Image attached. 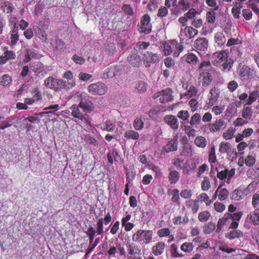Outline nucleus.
Instances as JSON below:
<instances>
[{
	"mask_svg": "<svg viewBox=\"0 0 259 259\" xmlns=\"http://www.w3.org/2000/svg\"><path fill=\"white\" fill-rule=\"evenodd\" d=\"M122 72V67L121 65L109 64L104 68L102 77L104 79L112 78L120 76Z\"/></svg>",
	"mask_w": 259,
	"mask_h": 259,
	"instance_id": "f257e3e1",
	"label": "nucleus"
},
{
	"mask_svg": "<svg viewBox=\"0 0 259 259\" xmlns=\"http://www.w3.org/2000/svg\"><path fill=\"white\" fill-rule=\"evenodd\" d=\"M153 233L150 230H139L133 235L134 241H140L143 238L146 244L149 243L152 240Z\"/></svg>",
	"mask_w": 259,
	"mask_h": 259,
	"instance_id": "f03ea898",
	"label": "nucleus"
},
{
	"mask_svg": "<svg viewBox=\"0 0 259 259\" xmlns=\"http://www.w3.org/2000/svg\"><path fill=\"white\" fill-rule=\"evenodd\" d=\"M171 93L172 91L170 88H166L155 94L154 98H159V100L161 103H167L173 99Z\"/></svg>",
	"mask_w": 259,
	"mask_h": 259,
	"instance_id": "7ed1b4c3",
	"label": "nucleus"
},
{
	"mask_svg": "<svg viewBox=\"0 0 259 259\" xmlns=\"http://www.w3.org/2000/svg\"><path fill=\"white\" fill-rule=\"evenodd\" d=\"M143 61L145 63L146 67H150L151 63H156L160 61L161 56L160 54L153 53L150 52H146L143 54Z\"/></svg>",
	"mask_w": 259,
	"mask_h": 259,
	"instance_id": "20e7f679",
	"label": "nucleus"
},
{
	"mask_svg": "<svg viewBox=\"0 0 259 259\" xmlns=\"http://www.w3.org/2000/svg\"><path fill=\"white\" fill-rule=\"evenodd\" d=\"M89 91L94 95H102L104 94L107 91L106 85L102 82L91 84L89 86Z\"/></svg>",
	"mask_w": 259,
	"mask_h": 259,
	"instance_id": "39448f33",
	"label": "nucleus"
},
{
	"mask_svg": "<svg viewBox=\"0 0 259 259\" xmlns=\"http://www.w3.org/2000/svg\"><path fill=\"white\" fill-rule=\"evenodd\" d=\"M127 250L130 255L127 259H141V250L137 245L133 243L128 244Z\"/></svg>",
	"mask_w": 259,
	"mask_h": 259,
	"instance_id": "423d86ee",
	"label": "nucleus"
},
{
	"mask_svg": "<svg viewBox=\"0 0 259 259\" xmlns=\"http://www.w3.org/2000/svg\"><path fill=\"white\" fill-rule=\"evenodd\" d=\"M150 18L148 15H144L141 18L142 26L140 30L141 33L149 34L151 31V25L150 23Z\"/></svg>",
	"mask_w": 259,
	"mask_h": 259,
	"instance_id": "0eeeda50",
	"label": "nucleus"
},
{
	"mask_svg": "<svg viewBox=\"0 0 259 259\" xmlns=\"http://www.w3.org/2000/svg\"><path fill=\"white\" fill-rule=\"evenodd\" d=\"M178 136L176 135L172 139H170L166 143V145L163 147V150L165 153L176 151L178 149Z\"/></svg>",
	"mask_w": 259,
	"mask_h": 259,
	"instance_id": "6e6552de",
	"label": "nucleus"
},
{
	"mask_svg": "<svg viewBox=\"0 0 259 259\" xmlns=\"http://www.w3.org/2000/svg\"><path fill=\"white\" fill-rule=\"evenodd\" d=\"M194 46L198 51L205 52L207 49L208 41L205 37H199L195 41Z\"/></svg>",
	"mask_w": 259,
	"mask_h": 259,
	"instance_id": "1a4fd4ad",
	"label": "nucleus"
},
{
	"mask_svg": "<svg viewBox=\"0 0 259 259\" xmlns=\"http://www.w3.org/2000/svg\"><path fill=\"white\" fill-rule=\"evenodd\" d=\"M219 152L221 153H227L228 155H230L231 153H234L236 156H237V153L236 149L232 148V145L228 142H222L219 145Z\"/></svg>",
	"mask_w": 259,
	"mask_h": 259,
	"instance_id": "9d476101",
	"label": "nucleus"
},
{
	"mask_svg": "<svg viewBox=\"0 0 259 259\" xmlns=\"http://www.w3.org/2000/svg\"><path fill=\"white\" fill-rule=\"evenodd\" d=\"M128 62L133 67H139L142 65L141 56L134 52L127 57Z\"/></svg>",
	"mask_w": 259,
	"mask_h": 259,
	"instance_id": "9b49d317",
	"label": "nucleus"
},
{
	"mask_svg": "<svg viewBox=\"0 0 259 259\" xmlns=\"http://www.w3.org/2000/svg\"><path fill=\"white\" fill-rule=\"evenodd\" d=\"M164 121L174 130H177L179 126L177 118L172 115H167L164 117Z\"/></svg>",
	"mask_w": 259,
	"mask_h": 259,
	"instance_id": "f8f14e48",
	"label": "nucleus"
},
{
	"mask_svg": "<svg viewBox=\"0 0 259 259\" xmlns=\"http://www.w3.org/2000/svg\"><path fill=\"white\" fill-rule=\"evenodd\" d=\"M70 109L72 115L73 117L82 120H83L86 113H83L84 112L81 109L79 105H73L71 107Z\"/></svg>",
	"mask_w": 259,
	"mask_h": 259,
	"instance_id": "ddd939ff",
	"label": "nucleus"
},
{
	"mask_svg": "<svg viewBox=\"0 0 259 259\" xmlns=\"http://www.w3.org/2000/svg\"><path fill=\"white\" fill-rule=\"evenodd\" d=\"M79 105L81 109L85 113H90L94 108L92 102L85 99H81Z\"/></svg>",
	"mask_w": 259,
	"mask_h": 259,
	"instance_id": "4468645a",
	"label": "nucleus"
},
{
	"mask_svg": "<svg viewBox=\"0 0 259 259\" xmlns=\"http://www.w3.org/2000/svg\"><path fill=\"white\" fill-rule=\"evenodd\" d=\"M253 70H251L247 66H243L238 70V75L244 79L250 78L252 74Z\"/></svg>",
	"mask_w": 259,
	"mask_h": 259,
	"instance_id": "2eb2a0df",
	"label": "nucleus"
},
{
	"mask_svg": "<svg viewBox=\"0 0 259 259\" xmlns=\"http://www.w3.org/2000/svg\"><path fill=\"white\" fill-rule=\"evenodd\" d=\"M200 76L202 77V85H209L212 81L211 76L209 72H201L199 73Z\"/></svg>",
	"mask_w": 259,
	"mask_h": 259,
	"instance_id": "dca6fc26",
	"label": "nucleus"
},
{
	"mask_svg": "<svg viewBox=\"0 0 259 259\" xmlns=\"http://www.w3.org/2000/svg\"><path fill=\"white\" fill-rule=\"evenodd\" d=\"M243 233L239 230H233L226 235V237L230 240L234 239L236 238H241L243 237Z\"/></svg>",
	"mask_w": 259,
	"mask_h": 259,
	"instance_id": "f3484780",
	"label": "nucleus"
},
{
	"mask_svg": "<svg viewBox=\"0 0 259 259\" xmlns=\"http://www.w3.org/2000/svg\"><path fill=\"white\" fill-rule=\"evenodd\" d=\"M180 177L179 172L175 170H170L168 175V180L171 184L176 183Z\"/></svg>",
	"mask_w": 259,
	"mask_h": 259,
	"instance_id": "a211bd4d",
	"label": "nucleus"
},
{
	"mask_svg": "<svg viewBox=\"0 0 259 259\" xmlns=\"http://www.w3.org/2000/svg\"><path fill=\"white\" fill-rule=\"evenodd\" d=\"M163 242H159L152 247V252L155 255H160L163 251L165 247Z\"/></svg>",
	"mask_w": 259,
	"mask_h": 259,
	"instance_id": "6ab92c4d",
	"label": "nucleus"
},
{
	"mask_svg": "<svg viewBox=\"0 0 259 259\" xmlns=\"http://www.w3.org/2000/svg\"><path fill=\"white\" fill-rule=\"evenodd\" d=\"M212 69V67L209 61L202 62L198 67L200 72L210 71Z\"/></svg>",
	"mask_w": 259,
	"mask_h": 259,
	"instance_id": "aec40b11",
	"label": "nucleus"
},
{
	"mask_svg": "<svg viewBox=\"0 0 259 259\" xmlns=\"http://www.w3.org/2000/svg\"><path fill=\"white\" fill-rule=\"evenodd\" d=\"M214 39L215 42L219 46L223 45L226 40L224 34L222 32H217L215 34Z\"/></svg>",
	"mask_w": 259,
	"mask_h": 259,
	"instance_id": "412c9836",
	"label": "nucleus"
},
{
	"mask_svg": "<svg viewBox=\"0 0 259 259\" xmlns=\"http://www.w3.org/2000/svg\"><path fill=\"white\" fill-rule=\"evenodd\" d=\"M56 80L53 77H49L45 80L44 84L48 88H50L56 91Z\"/></svg>",
	"mask_w": 259,
	"mask_h": 259,
	"instance_id": "4be33fe9",
	"label": "nucleus"
},
{
	"mask_svg": "<svg viewBox=\"0 0 259 259\" xmlns=\"http://www.w3.org/2000/svg\"><path fill=\"white\" fill-rule=\"evenodd\" d=\"M186 35L188 38H192L196 36L198 33V30L193 28L192 27H186L185 28Z\"/></svg>",
	"mask_w": 259,
	"mask_h": 259,
	"instance_id": "5701e85b",
	"label": "nucleus"
},
{
	"mask_svg": "<svg viewBox=\"0 0 259 259\" xmlns=\"http://www.w3.org/2000/svg\"><path fill=\"white\" fill-rule=\"evenodd\" d=\"M242 6V5L241 3H236V6L232 8V13L234 18L238 19L241 18L240 14Z\"/></svg>",
	"mask_w": 259,
	"mask_h": 259,
	"instance_id": "b1692460",
	"label": "nucleus"
},
{
	"mask_svg": "<svg viewBox=\"0 0 259 259\" xmlns=\"http://www.w3.org/2000/svg\"><path fill=\"white\" fill-rule=\"evenodd\" d=\"M215 228V224L209 222L205 224L203 227V232L205 234H209L212 232Z\"/></svg>",
	"mask_w": 259,
	"mask_h": 259,
	"instance_id": "393cba45",
	"label": "nucleus"
},
{
	"mask_svg": "<svg viewBox=\"0 0 259 259\" xmlns=\"http://www.w3.org/2000/svg\"><path fill=\"white\" fill-rule=\"evenodd\" d=\"M101 128L103 131L111 132L115 128V125L111 121H106L104 123L100 125Z\"/></svg>",
	"mask_w": 259,
	"mask_h": 259,
	"instance_id": "a878e982",
	"label": "nucleus"
},
{
	"mask_svg": "<svg viewBox=\"0 0 259 259\" xmlns=\"http://www.w3.org/2000/svg\"><path fill=\"white\" fill-rule=\"evenodd\" d=\"M177 116L179 118L183 120L184 123H188L189 113L188 111L181 110L178 112Z\"/></svg>",
	"mask_w": 259,
	"mask_h": 259,
	"instance_id": "bb28decb",
	"label": "nucleus"
},
{
	"mask_svg": "<svg viewBox=\"0 0 259 259\" xmlns=\"http://www.w3.org/2000/svg\"><path fill=\"white\" fill-rule=\"evenodd\" d=\"M12 81L11 77L8 74L3 75L0 77V85L2 86H7L10 84Z\"/></svg>",
	"mask_w": 259,
	"mask_h": 259,
	"instance_id": "cd10ccee",
	"label": "nucleus"
},
{
	"mask_svg": "<svg viewBox=\"0 0 259 259\" xmlns=\"http://www.w3.org/2000/svg\"><path fill=\"white\" fill-rule=\"evenodd\" d=\"M195 145L200 148H204L206 146L207 141L206 139L202 136H199L195 140Z\"/></svg>",
	"mask_w": 259,
	"mask_h": 259,
	"instance_id": "c85d7f7f",
	"label": "nucleus"
},
{
	"mask_svg": "<svg viewBox=\"0 0 259 259\" xmlns=\"http://www.w3.org/2000/svg\"><path fill=\"white\" fill-rule=\"evenodd\" d=\"M124 137L129 139L137 140L139 138V135L135 131L129 130L125 133Z\"/></svg>",
	"mask_w": 259,
	"mask_h": 259,
	"instance_id": "c756f323",
	"label": "nucleus"
},
{
	"mask_svg": "<svg viewBox=\"0 0 259 259\" xmlns=\"http://www.w3.org/2000/svg\"><path fill=\"white\" fill-rule=\"evenodd\" d=\"M259 95V92L258 90L254 91L250 93L249 96L248 100L246 104L251 105L253 102L256 100Z\"/></svg>",
	"mask_w": 259,
	"mask_h": 259,
	"instance_id": "7c9ffc66",
	"label": "nucleus"
},
{
	"mask_svg": "<svg viewBox=\"0 0 259 259\" xmlns=\"http://www.w3.org/2000/svg\"><path fill=\"white\" fill-rule=\"evenodd\" d=\"M248 217L249 218V219L254 225L256 226L259 225V213L255 209L252 214L248 215Z\"/></svg>",
	"mask_w": 259,
	"mask_h": 259,
	"instance_id": "2f4dec72",
	"label": "nucleus"
},
{
	"mask_svg": "<svg viewBox=\"0 0 259 259\" xmlns=\"http://www.w3.org/2000/svg\"><path fill=\"white\" fill-rule=\"evenodd\" d=\"M210 217V213L208 211H203L198 214V220L202 222H206Z\"/></svg>",
	"mask_w": 259,
	"mask_h": 259,
	"instance_id": "473e14b6",
	"label": "nucleus"
},
{
	"mask_svg": "<svg viewBox=\"0 0 259 259\" xmlns=\"http://www.w3.org/2000/svg\"><path fill=\"white\" fill-rule=\"evenodd\" d=\"M252 115V111L249 107H244L242 111V116L246 119H250Z\"/></svg>",
	"mask_w": 259,
	"mask_h": 259,
	"instance_id": "72a5a7b5",
	"label": "nucleus"
},
{
	"mask_svg": "<svg viewBox=\"0 0 259 259\" xmlns=\"http://www.w3.org/2000/svg\"><path fill=\"white\" fill-rule=\"evenodd\" d=\"M201 121V115L199 113L194 114L191 118L190 124L191 125H195L200 123Z\"/></svg>",
	"mask_w": 259,
	"mask_h": 259,
	"instance_id": "f704fd0d",
	"label": "nucleus"
},
{
	"mask_svg": "<svg viewBox=\"0 0 259 259\" xmlns=\"http://www.w3.org/2000/svg\"><path fill=\"white\" fill-rule=\"evenodd\" d=\"M2 9L4 12L9 13L13 11L14 7L12 4L7 2L2 6Z\"/></svg>",
	"mask_w": 259,
	"mask_h": 259,
	"instance_id": "c9c22d12",
	"label": "nucleus"
},
{
	"mask_svg": "<svg viewBox=\"0 0 259 259\" xmlns=\"http://www.w3.org/2000/svg\"><path fill=\"white\" fill-rule=\"evenodd\" d=\"M215 170L217 171V177L220 180H225L227 178V177L228 176V169L226 168L225 169L223 170H222L221 171H219V169L217 167L215 168Z\"/></svg>",
	"mask_w": 259,
	"mask_h": 259,
	"instance_id": "e433bc0d",
	"label": "nucleus"
},
{
	"mask_svg": "<svg viewBox=\"0 0 259 259\" xmlns=\"http://www.w3.org/2000/svg\"><path fill=\"white\" fill-rule=\"evenodd\" d=\"M230 216L231 213H227L225 214L223 218L219 219L218 222L221 223L223 226L227 225L230 223L231 221H232Z\"/></svg>",
	"mask_w": 259,
	"mask_h": 259,
	"instance_id": "4c0bfd02",
	"label": "nucleus"
},
{
	"mask_svg": "<svg viewBox=\"0 0 259 259\" xmlns=\"http://www.w3.org/2000/svg\"><path fill=\"white\" fill-rule=\"evenodd\" d=\"M136 88L139 93H143L147 90V84L143 81H139L136 85Z\"/></svg>",
	"mask_w": 259,
	"mask_h": 259,
	"instance_id": "58836bf2",
	"label": "nucleus"
},
{
	"mask_svg": "<svg viewBox=\"0 0 259 259\" xmlns=\"http://www.w3.org/2000/svg\"><path fill=\"white\" fill-rule=\"evenodd\" d=\"M224 125V121L222 119H219L215 121V123L211 125L210 131L212 132L217 131L220 130L221 127Z\"/></svg>",
	"mask_w": 259,
	"mask_h": 259,
	"instance_id": "ea45409f",
	"label": "nucleus"
},
{
	"mask_svg": "<svg viewBox=\"0 0 259 259\" xmlns=\"http://www.w3.org/2000/svg\"><path fill=\"white\" fill-rule=\"evenodd\" d=\"M55 44V49L57 51H63L66 48L65 43L60 39H56Z\"/></svg>",
	"mask_w": 259,
	"mask_h": 259,
	"instance_id": "a19ab883",
	"label": "nucleus"
},
{
	"mask_svg": "<svg viewBox=\"0 0 259 259\" xmlns=\"http://www.w3.org/2000/svg\"><path fill=\"white\" fill-rule=\"evenodd\" d=\"M189 206H191V209L193 213H196L199 209V201L195 200L193 201H189L188 203Z\"/></svg>",
	"mask_w": 259,
	"mask_h": 259,
	"instance_id": "79ce46f5",
	"label": "nucleus"
},
{
	"mask_svg": "<svg viewBox=\"0 0 259 259\" xmlns=\"http://www.w3.org/2000/svg\"><path fill=\"white\" fill-rule=\"evenodd\" d=\"M216 13L213 11H209L206 14V19L208 23H213L215 21Z\"/></svg>",
	"mask_w": 259,
	"mask_h": 259,
	"instance_id": "37998d69",
	"label": "nucleus"
},
{
	"mask_svg": "<svg viewBox=\"0 0 259 259\" xmlns=\"http://www.w3.org/2000/svg\"><path fill=\"white\" fill-rule=\"evenodd\" d=\"M144 122L141 118H137L134 122V127L136 130H141L143 128Z\"/></svg>",
	"mask_w": 259,
	"mask_h": 259,
	"instance_id": "c03bdc74",
	"label": "nucleus"
},
{
	"mask_svg": "<svg viewBox=\"0 0 259 259\" xmlns=\"http://www.w3.org/2000/svg\"><path fill=\"white\" fill-rule=\"evenodd\" d=\"M193 248V245L192 243H184L181 246V249L185 252H191Z\"/></svg>",
	"mask_w": 259,
	"mask_h": 259,
	"instance_id": "a18cd8bd",
	"label": "nucleus"
},
{
	"mask_svg": "<svg viewBox=\"0 0 259 259\" xmlns=\"http://www.w3.org/2000/svg\"><path fill=\"white\" fill-rule=\"evenodd\" d=\"M44 70V66L40 62H37L33 66V71L35 73H39L42 72Z\"/></svg>",
	"mask_w": 259,
	"mask_h": 259,
	"instance_id": "49530a36",
	"label": "nucleus"
},
{
	"mask_svg": "<svg viewBox=\"0 0 259 259\" xmlns=\"http://www.w3.org/2000/svg\"><path fill=\"white\" fill-rule=\"evenodd\" d=\"M229 195V192L226 188H223L220 190L219 194V199L221 201H223L225 200Z\"/></svg>",
	"mask_w": 259,
	"mask_h": 259,
	"instance_id": "de8ad7c7",
	"label": "nucleus"
},
{
	"mask_svg": "<svg viewBox=\"0 0 259 259\" xmlns=\"http://www.w3.org/2000/svg\"><path fill=\"white\" fill-rule=\"evenodd\" d=\"M97 233L98 235H101L103 233V219H99L97 222Z\"/></svg>",
	"mask_w": 259,
	"mask_h": 259,
	"instance_id": "09e8293b",
	"label": "nucleus"
},
{
	"mask_svg": "<svg viewBox=\"0 0 259 259\" xmlns=\"http://www.w3.org/2000/svg\"><path fill=\"white\" fill-rule=\"evenodd\" d=\"M210 188V182L207 177H204L201 183V188L203 191H207Z\"/></svg>",
	"mask_w": 259,
	"mask_h": 259,
	"instance_id": "8fccbe9b",
	"label": "nucleus"
},
{
	"mask_svg": "<svg viewBox=\"0 0 259 259\" xmlns=\"http://www.w3.org/2000/svg\"><path fill=\"white\" fill-rule=\"evenodd\" d=\"M172 197L171 198V201L173 202H176L177 204H180V197H179V190L178 189H174L172 190Z\"/></svg>",
	"mask_w": 259,
	"mask_h": 259,
	"instance_id": "3c124183",
	"label": "nucleus"
},
{
	"mask_svg": "<svg viewBox=\"0 0 259 259\" xmlns=\"http://www.w3.org/2000/svg\"><path fill=\"white\" fill-rule=\"evenodd\" d=\"M217 161L215 154V147L213 146L211 148L209 154V161L211 163H214Z\"/></svg>",
	"mask_w": 259,
	"mask_h": 259,
	"instance_id": "603ef678",
	"label": "nucleus"
},
{
	"mask_svg": "<svg viewBox=\"0 0 259 259\" xmlns=\"http://www.w3.org/2000/svg\"><path fill=\"white\" fill-rule=\"evenodd\" d=\"M185 132L189 137H194L195 136L196 131L189 125L185 126Z\"/></svg>",
	"mask_w": 259,
	"mask_h": 259,
	"instance_id": "864d4df0",
	"label": "nucleus"
},
{
	"mask_svg": "<svg viewBox=\"0 0 259 259\" xmlns=\"http://www.w3.org/2000/svg\"><path fill=\"white\" fill-rule=\"evenodd\" d=\"M163 51L165 54V55H168L171 52L172 50V48L171 45H170L169 44L164 43L163 44L162 46Z\"/></svg>",
	"mask_w": 259,
	"mask_h": 259,
	"instance_id": "5fc2aeb1",
	"label": "nucleus"
},
{
	"mask_svg": "<svg viewBox=\"0 0 259 259\" xmlns=\"http://www.w3.org/2000/svg\"><path fill=\"white\" fill-rule=\"evenodd\" d=\"M186 60L189 63H196L198 61V58L195 55L190 53L187 55Z\"/></svg>",
	"mask_w": 259,
	"mask_h": 259,
	"instance_id": "6e6d98bb",
	"label": "nucleus"
},
{
	"mask_svg": "<svg viewBox=\"0 0 259 259\" xmlns=\"http://www.w3.org/2000/svg\"><path fill=\"white\" fill-rule=\"evenodd\" d=\"M112 155L114 157V160L119 163H122L123 160L119 155L117 149H113L112 151Z\"/></svg>",
	"mask_w": 259,
	"mask_h": 259,
	"instance_id": "4d7b16f0",
	"label": "nucleus"
},
{
	"mask_svg": "<svg viewBox=\"0 0 259 259\" xmlns=\"http://www.w3.org/2000/svg\"><path fill=\"white\" fill-rule=\"evenodd\" d=\"M171 253L172 255L175 257H179L182 256V255L179 254L177 251V246L175 244H172L171 245Z\"/></svg>",
	"mask_w": 259,
	"mask_h": 259,
	"instance_id": "13d9d810",
	"label": "nucleus"
},
{
	"mask_svg": "<svg viewBox=\"0 0 259 259\" xmlns=\"http://www.w3.org/2000/svg\"><path fill=\"white\" fill-rule=\"evenodd\" d=\"M255 162V159L251 155H248L245 159V164L248 166H252Z\"/></svg>",
	"mask_w": 259,
	"mask_h": 259,
	"instance_id": "bf43d9fd",
	"label": "nucleus"
},
{
	"mask_svg": "<svg viewBox=\"0 0 259 259\" xmlns=\"http://www.w3.org/2000/svg\"><path fill=\"white\" fill-rule=\"evenodd\" d=\"M72 60L77 64H83L85 62V59L82 57L77 56V55H74L72 57Z\"/></svg>",
	"mask_w": 259,
	"mask_h": 259,
	"instance_id": "052dcab7",
	"label": "nucleus"
},
{
	"mask_svg": "<svg viewBox=\"0 0 259 259\" xmlns=\"http://www.w3.org/2000/svg\"><path fill=\"white\" fill-rule=\"evenodd\" d=\"M252 205L254 208H256L259 205V194L256 193L252 196Z\"/></svg>",
	"mask_w": 259,
	"mask_h": 259,
	"instance_id": "680f3d73",
	"label": "nucleus"
},
{
	"mask_svg": "<svg viewBox=\"0 0 259 259\" xmlns=\"http://www.w3.org/2000/svg\"><path fill=\"white\" fill-rule=\"evenodd\" d=\"M179 7L183 10H187L190 8V4L186 0H181L179 2Z\"/></svg>",
	"mask_w": 259,
	"mask_h": 259,
	"instance_id": "e2e57ef3",
	"label": "nucleus"
},
{
	"mask_svg": "<svg viewBox=\"0 0 259 259\" xmlns=\"http://www.w3.org/2000/svg\"><path fill=\"white\" fill-rule=\"evenodd\" d=\"M215 56L217 57L220 61H224L226 60L227 58V54L225 51H222L219 53H216L214 54Z\"/></svg>",
	"mask_w": 259,
	"mask_h": 259,
	"instance_id": "0e129e2a",
	"label": "nucleus"
},
{
	"mask_svg": "<svg viewBox=\"0 0 259 259\" xmlns=\"http://www.w3.org/2000/svg\"><path fill=\"white\" fill-rule=\"evenodd\" d=\"M168 10L165 7H161L158 11L157 16L160 17H163L167 15Z\"/></svg>",
	"mask_w": 259,
	"mask_h": 259,
	"instance_id": "69168bd1",
	"label": "nucleus"
},
{
	"mask_svg": "<svg viewBox=\"0 0 259 259\" xmlns=\"http://www.w3.org/2000/svg\"><path fill=\"white\" fill-rule=\"evenodd\" d=\"M200 198L205 202L207 206L209 205L211 203V200L206 193H202L200 195Z\"/></svg>",
	"mask_w": 259,
	"mask_h": 259,
	"instance_id": "338daca9",
	"label": "nucleus"
},
{
	"mask_svg": "<svg viewBox=\"0 0 259 259\" xmlns=\"http://www.w3.org/2000/svg\"><path fill=\"white\" fill-rule=\"evenodd\" d=\"M237 82L235 80L231 81L228 84V88L231 92H234L238 87Z\"/></svg>",
	"mask_w": 259,
	"mask_h": 259,
	"instance_id": "774afa93",
	"label": "nucleus"
}]
</instances>
